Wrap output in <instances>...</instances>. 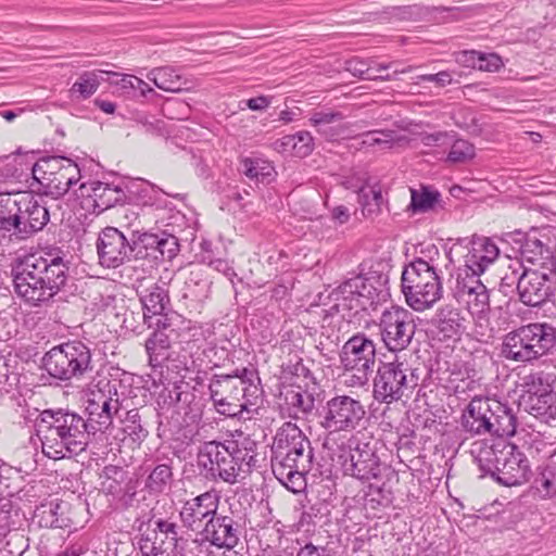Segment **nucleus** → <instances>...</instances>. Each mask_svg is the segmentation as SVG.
Returning <instances> with one entry per match:
<instances>
[{
    "instance_id": "obj_29",
    "label": "nucleus",
    "mask_w": 556,
    "mask_h": 556,
    "mask_svg": "<svg viewBox=\"0 0 556 556\" xmlns=\"http://www.w3.org/2000/svg\"><path fill=\"white\" fill-rule=\"evenodd\" d=\"M525 409L543 421L556 419V392H543L538 396H521Z\"/></svg>"
},
{
    "instance_id": "obj_55",
    "label": "nucleus",
    "mask_w": 556,
    "mask_h": 556,
    "mask_svg": "<svg viewBox=\"0 0 556 556\" xmlns=\"http://www.w3.org/2000/svg\"><path fill=\"white\" fill-rule=\"evenodd\" d=\"M419 81L435 83L440 87H444L452 83V76L448 72H439L437 74H426L417 77Z\"/></svg>"
},
{
    "instance_id": "obj_27",
    "label": "nucleus",
    "mask_w": 556,
    "mask_h": 556,
    "mask_svg": "<svg viewBox=\"0 0 556 556\" xmlns=\"http://www.w3.org/2000/svg\"><path fill=\"white\" fill-rule=\"evenodd\" d=\"M90 190L89 197L99 212L123 204L127 199L126 191L122 187L111 184L93 181L90 184Z\"/></svg>"
},
{
    "instance_id": "obj_61",
    "label": "nucleus",
    "mask_w": 556,
    "mask_h": 556,
    "mask_svg": "<svg viewBox=\"0 0 556 556\" xmlns=\"http://www.w3.org/2000/svg\"><path fill=\"white\" fill-rule=\"evenodd\" d=\"M270 104V100L265 96L251 98L247 101V105L252 111L265 110Z\"/></svg>"
},
{
    "instance_id": "obj_51",
    "label": "nucleus",
    "mask_w": 556,
    "mask_h": 556,
    "mask_svg": "<svg viewBox=\"0 0 556 556\" xmlns=\"http://www.w3.org/2000/svg\"><path fill=\"white\" fill-rule=\"evenodd\" d=\"M375 134L374 147L378 146L382 150L391 149L393 144L399 141L393 130H375Z\"/></svg>"
},
{
    "instance_id": "obj_64",
    "label": "nucleus",
    "mask_w": 556,
    "mask_h": 556,
    "mask_svg": "<svg viewBox=\"0 0 556 556\" xmlns=\"http://www.w3.org/2000/svg\"><path fill=\"white\" fill-rule=\"evenodd\" d=\"M331 216L339 224H345L350 219L349 210L343 205L336 206L332 210Z\"/></svg>"
},
{
    "instance_id": "obj_2",
    "label": "nucleus",
    "mask_w": 556,
    "mask_h": 556,
    "mask_svg": "<svg viewBox=\"0 0 556 556\" xmlns=\"http://www.w3.org/2000/svg\"><path fill=\"white\" fill-rule=\"evenodd\" d=\"M271 452V470L277 480L294 493L303 490L314 460L308 438L296 425L285 422L276 433Z\"/></svg>"
},
{
    "instance_id": "obj_33",
    "label": "nucleus",
    "mask_w": 556,
    "mask_h": 556,
    "mask_svg": "<svg viewBox=\"0 0 556 556\" xmlns=\"http://www.w3.org/2000/svg\"><path fill=\"white\" fill-rule=\"evenodd\" d=\"M344 116L339 111H317L311 115V123L317 128V131L329 139H334L342 135V126L339 125Z\"/></svg>"
},
{
    "instance_id": "obj_41",
    "label": "nucleus",
    "mask_w": 556,
    "mask_h": 556,
    "mask_svg": "<svg viewBox=\"0 0 556 556\" xmlns=\"http://www.w3.org/2000/svg\"><path fill=\"white\" fill-rule=\"evenodd\" d=\"M286 403L295 409V415L306 416L315 407V399L307 391L290 390L286 394Z\"/></svg>"
},
{
    "instance_id": "obj_7",
    "label": "nucleus",
    "mask_w": 556,
    "mask_h": 556,
    "mask_svg": "<svg viewBox=\"0 0 556 556\" xmlns=\"http://www.w3.org/2000/svg\"><path fill=\"white\" fill-rule=\"evenodd\" d=\"M42 366L56 380L80 379L93 369L91 351L81 341H68L48 351L42 357Z\"/></svg>"
},
{
    "instance_id": "obj_48",
    "label": "nucleus",
    "mask_w": 556,
    "mask_h": 556,
    "mask_svg": "<svg viewBox=\"0 0 556 556\" xmlns=\"http://www.w3.org/2000/svg\"><path fill=\"white\" fill-rule=\"evenodd\" d=\"M159 241L160 244H157V256H160V261H169L176 256L179 250V243L175 236L163 231L159 233Z\"/></svg>"
},
{
    "instance_id": "obj_9",
    "label": "nucleus",
    "mask_w": 556,
    "mask_h": 556,
    "mask_svg": "<svg viewBox=\"0 0 556 556\" xmlns=\"http://www.w3.org/2000/svg\"><path fill=\"white\" fill-rule=\"evenodd\" d=\"M417 369H412L401 362L383 363L374 380V397L386 404H391L408 397L418 386Z\"/></svg>"
},
{
    "instance_id": "obj_38",
    "label": "nucleus",
    "mask_w": 556,
    "mask_h": 556,
    "mask_svg": "<svg viewBox=\"0 0 556 556\" xmlns=\"http://www.w3.org/2000/svg\"><path fill=\"white\" fill-rule=\"evenodd\" d=\"M204 531L206 538L217 547L232 548L238 542L237 529L231 523H205Z\"/></svg>"
},
{
    "instance_id": "obj_6",
    "label": "nucleus",
    "mask_w": 556,
    "mask_h": 556,
    "mask_svg": "<svg viewBox=\"0 0 556 556\" xmlns=\"http://www.w3.org/2000/svg\"><path fill=\"white\" fill-rule=\"evenodd\" d=\"M402 290L407 304L415 311L422 312L438 302L443 288L433 260L427 262L418 257L406 265L402 273Z\"/></svg>"
},
{
    "instance_id": "obj_54",
    "label": "nucleus",
    "mask_w": 556,
    "mask_h": 556,
    "mask_svg": "<svg viewBox=\"0 0 556 556\" xmlns=\"http://www.w3.org/2000/svg\"><path fill=\"white\" fill-rule=\"evenodd\" d=\"M15 518H18V509L14 507L13 502L8 497H0V521Z\"/></svg>"
},
{
    "instance_id": "obj_40",
    "label": "nucleus",
    "mask_w": 556,
    "mask_h": 556,
    "mask_svg": "<svg viewBox=\"0 0 556 556\" xmlns=\"http://www.w3.org/2000/svg\"><path fill=\"white\" fill-rule=\"evenodd\" d=\"M103 74L104 71L83 73L72 86L71 92L78 93L83 99L91 97L98 90Z\"/></svg>"
},
{
    "instance_id": "obj_13",
    "label": "nucleus",
    "mask_w": 556,
    "mask_h": 556,
    "mask_svg": "<svg viewBox=\"0 0 556 556\" xmlns=\"http://www.w3.org/2000/svg\"><path fill=\"white\" fill-rule=\"evenodd\" d=\"M365 415V407L358 400L338 395L327 402L321 427L329 432H351L361 426Z\"/></svg>"
},
{
    "instance_id": "obj_35",
    "label": "nucleus",
    "mask_w": 556,
    "mask_h": 556,
    "mask_svg": "<svg viewBox=\"0 0 556 556\" xmlns=\"http://www.w3.org/2000/svg\"><path fill=\"white\" fill-rule=\"evenodd\" d=\"M173 481V468L170 464L164 463L152 469L146 479L144 488L150 494H163L170 490Z\"/></svg>"
},
{
    "instance_id": "obj_60",
    "label": "nucleus",
    "mask_w": 556,
    "mask_h": 556,
    "mask_svg": "<svg viewBox=\"0 0 556 556\" xmlns=\"http://www.w3.org/2000/svg\"><path fill=\"white\" fill-rule=\"evenodd\" d=\"M296 556H332L330 554V551L327 548H318L314 546L313 544H307L304 547H302Z\"/></svg>"
},
{
    "instance_id": "obj_8",
    "label": "nucleus",
    "mask_w": 556,
    "mask_h": 556,
    "mask_svg": "<svg viewBox=\"0 0 556 556\" xmlns=\"http://www.w3.org/2000/svg\"><path fill=\"white\" fill-rule=\"evenodd\" d=\"M34 180L43 194L56 200L80 179V169L71 159L52 155L39 159L31 168Z\"/></svg>"
},
{
    "instance_id": "obj_62",
    "label": "nucleus",
    "mask_w": 556,
    "mask_h": 556,
    "mask_svg": "<svg viewBox=\"0 0 556 556\" xmlns=\"http://www.w3.org/2000/svg\"><path fill=\"white\" fill-rule=\"evenodd\" d=\"M161 534H164L167 539H170V545L175 546L177 541V533L175 531V523H156Z\"/></svg>"
},
{
    "instance_id": "obj_24",
    "label": "nucleus",
    "mask_w": 556,
    "mask_h": 556,
    "mask_svg": "<svg viewBox=\"0 0 556 556\" xmlns=\"http://www.w3.org/2000/svg\"><path fill=\"white\" fill-rule=\"evenodd\" d=\"M217 507V496L206 492L186 502L180 511V517L182 521H214Z\"/></svg>"
},
{
    "instance_id": "obj_17",
    "label": "nucleus",
    "mask_w": 556,
    "mask_h": 556,
    "mask_svg": "<svg viewBox=\"0 0 556 556\" xmlns=\"http://www.w3.org/2000/svg\"><path fill=\"white\" fill-rule=\"evenodd\" d=\"M455 298L458 302L466 303L472 316H477L480 320L486 319L490 312V295L479 277L469 275V273L465 277H458Z\"/></svg>"
},
{
    "instance_id": "obj_45",
    "label": "nucleus",
    "mask_w": 556,
    "mask_h": 556,
    "mask_svg": "<svg viewBox=\"0 0 556 556\" xmlns=\"http://www.w3.org/2000/svg\"><path fill=\"white\" fill-rule=\"evenodd\" d=\"M124 422V431L132 439V441L141 442L148 437V430L141 425L139 409H129L126 413Z\"/></svg>"
},
{
    "instance_id": "obj_42",
    "label": "nucleus",
    "mask_w": 556,
    "mask_h": 556,
    "mask_svg": "<svg viewBox=\"0 0 556 556\" xmlns=\"http://www.w3.org/2000/svg\"><path fill=\"white\" fill-rule=\"evenodd\" d=\"M242 173L250 179L261 182H268L271 176L273 166L262 160L244 159L241 163Z\"/></svg>"
},
{
    "instance_id": "obj_58",
    "label": "nucleus",
    "mask_w": 556,
    "mask_h": 556,
    "mask_svg": "<svg viewBox=\"0 0 556 556\" xmlns=\"http://www.w3.org/2000/svg\"><path fill=\"white\" fill-rule=\"evenodd\" d=\"M330 514L329 505L326 503H316L311 506L309 510L305 513L308 518H327Z\"/></svg>"
},
{
    "instance_id": "obj_14",
    "label": "nucleus",
    "mask_w": 556,
    "mask_h": 556,
    "mask_svg": "<svg viewBox=\"0 0 556 556\" xmlns=\"http://www.w3.org/2000/svg\"><path fill=\"white\" fill-rule=\"evenodd\" d=\"M495 468H488L496 481L505 486H516L526 483L531 477V470L527 457L517 450L509 446L508 451H502L501 457L495 456Z\"/></svg>"
},
{
    "instance_id": "obj_32",
    "label": "nucleus",
    "mask_w": 556,
    "mask_h": 556,
    "mask_svg": "<svg viewBox=\"0 0 556 556\" xmlns=\"http://www.w3.org/2000/svg\"><path fill=\"white\" fill-rule=\"evenodd\" d=\"M465 321L460 311L452 305L442 306L435 317L438 330L444 338L458 336L465 329Z\"/></svg>"
},
{
    "instance_id": "obj_57",
    "label": "nucleus",
    "mask_w": 556,
    "mask_h": 556,
    "mask_svg": "<svg viewBox=\"0 0 556 556\" xmlns=\"http://www.w3.org/2000/svg\"><path fill=\"white\" fill-rule=\"evenodd\" d=\"M376 289L372 283L369 281V279L362 276V283H357V298L370 300L374 299Z\"/></svg>"
},
{
    "instance_id": "obj_23",
    "label": "nucleus",
    "mask_w": 556,
    "mask_h": 556,
    "mask_svg": "<svg viewBox=\"0 0 556 556\" xmlns=\"http://www.w3.org/2000/svg\"><path fill=\"white\" fill-rule=\"evenodd\" d=\"M138 294L143 308L144 323L151 328L154 316L164 313L170 305L168 290L165 283L153 282L138 291Z\"/></svg>"
},
{
    "instance_id": "obj_21",
    "label": "nucleus",
    "mask_w": 556,
    "mask_h": 556,
    "mask_svg": "<svg viewBox=\"0 0 556 556\" xmlns=\"http://www.w3.org/2000/svg\"><path fill=\"white\" fill-rule=\"evenodd\" d=\"M492 412L493 401L482 397L472 399L462 417L464 429L471 434L489 433Z\"/></svg>"
},
{
    "instance_id": "obj_3",
    "label": "nucleus",
    "mask_w": 556,
    "mask_h": 556,
    "mask_svg": "<svg viewBox=\"0 0 556 556\" xmlns=\"http://www.w3.org/2000/svg\"><path fill=\"white\" fill-rule=\"evenodd\" d=\"M36 432L43 454L52 459L84 452L94 437L80 415L63 409L41 412L36 421Z\"/></svg>"
},
{
    "instance_id": "obj_28",
    "label": "nucleus",
    "mask_w": 556,
    "mask_h": 556,
    "mask_svg": "<svg viewBox=\"0 0 556 556\" xmlns=\"http://www.w3.org/2000/svg\"><path fill=\"white\" fill-rule=\"evenodd\" d=\"M159 233L132 231L130 238L131 258L160 261L157 256Z\"/></svg>"
},
{
    "instance_id": "obj_56",
    "label": "nucleus",
    "mask_w": 556,
    "mask_h": 556,
    "mask_svg": "<svg viewBox=\"0 0 556 556\" xmlns=\"http://www.w3.org/2000/svg\"><path fill=\"white\" fill-rule=\"evenodd\" d=\"M106 75H112L115 77H119L117 80L113 81V84L119 86L122 89H134L136 84L138 83V77L134 75H119L113 72H105Z\"/></svg>"
},
{
    "instance_id": "obj_26",
    "label": "nucleus",
    "mask_w": 556,
    "mask_h": 556,
    "mask_svg": "<svg viewBox=\"0 0 556 556\" xmlns=\"http://www.w3.org/2000/svg\"><path fill=\"white\" fill-rule=\"evenodd\" d=\"M224 446L233 456L237 467L240 466L241 473H250L256 464V443L249 437H240L237 440H227Z\"/></svg>"
},
{
    "instance_id": "obj_36",
    "label": "nucleus",
    "mask_w": 556,
    "mask_h": 556,
    "mask_svg": "<svg viewBox=\"0 0 556 556\" xmlns=\"http://www.w3.org/2000/svg\"><path fill=\"white\" fill-rule=\"evenodd\" d=\"M176 338L177 334L154 329L146 342L151 365L156 366L165 359V352L170 348L172 341Z\"/></svg>"
},
{
    "instance_id": "obj_34",
    "label": "nucleus",
    "mask_w": 556,
    "mask_h": 556,
    "mask_svg": "<svg viewBox=\"0 0 556 556\" xmlns=\"http://www.w3.org/2000/svg\"><path fill=\"white\" fill-rule=\"evenodd\" d=\"M147 77L159 89L167 92H179L187 84L176 70L169 66L153 68L148 73Z\"/></svg>"
},
{
    "instance_id": "obj_19",
    "label": "nucleus",
    "mask_w": 556,
    "mask_h": 556,
    "mask_svg": "<svg viewBox=\"0 0 556 556\" xmlns=\"http://www.w3.org/2000/svg\"><path fill=\"white\" fill-rule=\"evenodd\" d=\"M549 276L535 269L523 268L517 278L516 289L520 301L528 306H539L551 295Z\"/></svg>"
},
{
    "instance_id": "obj_11",
    "label": "nucleus",
    "mask_w": 556,
    "mask_h": 556,
    "mask_svg": "<svg viewBox=\"0 0 556 556\" xmlns=\"http://www.w3.org/2000/svg\"><path fill=\"white\" fill-rule=\"evenodd\" d=\"M340 362L346 372L351 387H362L367 383L376 363V344L364 333L351 337L342 346Z\"/></svg>"
},
{
    "instance_id": "obj_39",
    "label": "nucleus",
    "mask_w": 556,
    "mask_h": 556,
    "mask_svg": "<svg viewBox=\"0 0 556 556\" xmlns=\"http://www.w3.org/2000/svg\"><path fill=\"white\" fill-rule=\"evenodd\" d=\"M358 202L362 206V213L365 217H374L381 211L383 197L380 190L375 188H359Z\"/></svg>"
},
{
    "instance_id": "obj_4",
    "label": "nucleus",
    "mask_w": 556,
    "mask_h": 556,
    "mask_svg": "<svg viewBox=\"0 0 556 556\" xmlns=\"http://www.w3.org/2000/svg\"><path fill=\"white\" fill-rule=\"evenodd\" d=\"M253 371L244 368L241 375H214L208 383L210 399L220 415L251 419L256 412L261 390L250 377Z\"/></svg>"
},
{
    "instance_id": "obj_46",
    "label": "nucleus",
    "mask_w": 556,
    "mask_h": 556,
    "mask_svg": "<svg viewBox=\"0 0 556 556\" xmlns=\"http://www.w3.org/2000/svg\"><path fill=\"white\" fill-rule=\"evenodd\" d=\"M522 387L525 394L522 396H538L543 392H554L551 390V386L547 378L543 372H532L523 378Z\"/></svg>"
},
{
    "instance_id": "obj_47",
    "label": "nucleus",
    "mask_w": 556,
    "mask_h": 556,
    "mask_svg": "<svg viewBox=\"0 0 556 556\" xmlns=\"http://www.w3.org/2000/svg\"><path fill=\"white\" fill-rule=\"evenodd\" d=\"M475 147L470 142L458 139L454 141L447 154V161L451 163H465L475 156Z\"/></svg>"
},
{
    "instance_id": "obj_49",
    "label": "nucleus",
    "mask_w": 556,
    "mask_h": 556,
    "mask_svg": "<svg viewBox=\"0 0 556 556\" xmlns=\"http://www.w3.org/2000/svg\"><path fill=\"white\" fill-rule=\"evenodd\" d=\"M179 318L180 316L168 307L164 313L154 316L151 328L177 334L176 325L179 321Z\"/></svg>"
},
{
    "instance_id": "obj_10",
    "label": "nucleus",
    "mask_w": 556,
    "mask_h": 556,
    "mask_svg": "<svg viewBox=\"0 0 556 556\" xmlns=\"http://www.w3.org/2000/svg\"><path fill=\"white\" fill-rule=\"evenodd\" d=\"M119 382L108 378H101L89 389L87 401V424L96 435L104 432L112 424L115 415L121 409Z\"/></svg>"
},
{
    "instance_id": "obj_20",
    "label": "nucleus",
    "mask_w": 556,
    "mask_h": 556,
    "mask_svg": "<svg viewBox=\"0 0 556 556\" xmlns=\"http://www.w3.org/2000/svg\"><path fill=\"white\" fill-rule=\"evenodd\" d=\"M523 332L528 339L532 363L547 356L556 348V327L548 323H530L523 325Z\"/></svg>"
},
{
    "instance_id": "obj_1",
    "label": "nucleus",
    "mask_w": 556,
    "mask_h": 556,
    "mask_svg": "<svg viewBox=\"0 0 556 556\" xmlns=\"http://www.w3.org/2000/svg\"><path fill=\"white\" fill-rule=\"evenodd\" d=\"M14 292L34 307L48 304L65 287L68 265L61 256L30 253L11 265Z\"/></svg>"
},
{
    "instance_id": "obj_18",
    "label": "nucleus",
    "mask_w": 556,
    "mask_h": 556,
    "mask_svg": "<svg viewBox=\"0 0 556 556\" xmlns=\"http://www.w3.org/2000/svg\"><path fill=\"white\" fill-rule=\"evenodd\" d=\"M18 238L25 239L42 230L50 220V211L41 195L24 193L20 197Z\"/></svg>"
},
{
    "instance_id": "obj_25",
    "label": "nucleus",
    "mask_w": 556,
    "mask_h": 556,
    "mask_svg": "<svg viewBox=\"0 0 556 556\" xmlns=\"http://www.w3.org/2000/svg\"><path fill=\"white\" fill-rule=\"evenodd\" d=\"M529 349L528 339L522 326H520L504 336L501 356L510 362L529 364L532 363L531 355L528 353Z\"/></svg>"
},
{
    "instance_id": "obj_31",
    "label": "nucleus",
    "mask_w": 556,
    "mask_h": 556,
    "mask_svg": "<svg viewBox=\"0 0 556 556\" xmlns=\"http://www.w3.org/2000/svg\"><path fill=\"white\" fill-rule=\"evenodd\" d=\"M490 434L497 437H511L516 433L517 420L511 409L498 401H493Z\"/></svg>"
},
{
    "instance_id": "obj_15",
    "label": "nucleus",
    "mask_w": 556,
    "mask_h": 556,
    "mask_svg": "<svg viewBox=\"0 0 556 556\" xmlns=\"http://www.w3.org/2000/svg\"><path fill=\"white\" fill-rule=\"evenodd\" d=\"M97 251L100 264L108 268H117L131 260L130 240L115 227L99 233Z\"/></svg>"
},
{
    "instance_id": "obj_43",
    "label": "nucleus",
    "mask_w": 556,
    "mask_h": 556,
    "mask_svg": "<svg viewBox=\"0 0 556 556\" xmlns=\"http://www.w3.org/2000/svg\"><path fill=\"white\" fill-rule=\"evenodd\" d=\"M410 206L414 212H427L433 210L440 201V193L428 188H422L421 191L412 189Z\"/></svg>"
},
{
    "instance_id": "obj_52",
    "label": "nucleus",
    "mask_w": 556,
    "mask_h": 556,
    "mask_svg": "<svg viewBox=\"0 0 556 556\" xmlns=\"http://www.w3.org/2000/svg\"><path fill=\"white\" fill-rule=\"evenodd\" d=\"M536 491L542 497H552L556 494V483L554 479L542 475L541 478L536 479Z\"/></svg>"
},
{
    "instance_id": "obj_50",
    "label": "nucleus",
    "mask_w": 556,
    "mask_h": 556,
    "mask_svg": "<svg viewBox=\"0 0 556 556\" xmlns=\"http://www.w3.org/2000/svg\"><path fill=\"white\" fill-rule=\"evenodd\" d=\"M477 53L475 51H471L469 53V56L472 61V66H477L481 71H488L493 72L501 67L502 60L496 54H490L489 56L484 58L482 55H478V61L475 62Z\"/></svg>"
},
{
    "instance_id": "obj_63",
    "label": "nucleus",
    "mask_w": 556,
    "mask_h": 556,
    "mask_svg": "<svg viewBox=\"0 0 556 556\" xmlns=\"http://www.w3.org/2000/svg\"><path fill=\"white\" fill-rule=\"evenodd\" d=\"M532 247L535 250H538V252L535 254L542 255L543 251H544V245L539 240H533V241L527 242V244L523 247V250H522V257L527 258L529 262H533V260H534V257L527 255L529 252H534V250H531Z\"/></svg>"
},
{
    "instance_id": "obj_22",
    "label": "nucleus",
    "mask_w": 556,
    "mask_h": 556,
    "mask_svg": "<svg viewBox=\"0 0 556 556\" xmlns=\"http://www.w3.org/2000/svg\"><path fill=\"white\" fill-rule=\"evenodd\" d=\"M500 250L489 238H478L471 242L466 255V274L479 277L498 257Z\"/></svg>"
},
{
    "instance_id": "obj_5",
    "label": "nucleus",
    "mask_w": 556,
    "mask_h": 556,
    "mask_svg": "<svg viewBox=\"0 0 556 556\" xmlns=\"http://www.w3.org/2000/svg\"><path fill=\"white\" fill-rule=\"evenodd\" d=\"M349 458L342 465L344 475L368 483L377 492L390 493L393 483L399 481L397 473L380 460L376 442L363 441L358 435H352L349 439Z\"/></svg>"
},
{
    "instance_id": "obj_37",
    "label": "nucleus",
    "mask_w": 556,
    "mask_h": 556,
    "mask_svg": "<svg viewBox=\"0 0 556 556\" xmlns=\"http://www.w3.org/2000/svg\"><path fill=\"white\" fill-rule=\"evenodd\" d=\"M392 67V63L387 64H376L375 61H364L361 59H351L345 62V70L350 72L353 76L367 79V80H391L393 77L391 75L387 76H370V71L376 70L377 72L386 71Z\"/></svg>"
},
{
    "instance_id": "obj_53",
    "label": "nucleus",
    "mask_w": 556,
    "mask_h": 556,
    "mask_svg": "<svg viewBox=\"0 0 556 556\" xmlns=\"http://www.w3.org/2000/svg\"><path fill=\"white\" fill-rule=\"evenodd\" d=\"M357 283H362L361 275L344 281L338 287L337 292L342 294L345 299L349 296L357 298Z\"/></svg>"
},
{
    "instance_id": "obj_16",
    "label": "nucleus",
    "mask_w": 556,
    "mask_h": 556,
    "mask_svg": "<svg viewBox=\"0 0 556 556\" xmlns=\"http://www.w3.org/2000/svg\"><path fill=\"white\" fill-rule=\"evenodd\" d=\"M228 451L224 443L207 442L199 453V463L212 476H218L223 481L233 484L241 472L240 466H236L237 463Z\"/></svg>"
},
{
    "instance_id": "obj_12",
    "label": "nucleus",
    "mask_w": 556,
    "mask_h": 556,
    "mask_svg": "<svg viewBox=\"0 0 556 556\" xmlns=\"http://www.w3.org/2000/svg\"><path fill=\"white\" fill-rule=\"evenodd\" d=\"M379 328L387 349L396 352L409 345L415 334L416 324L412 312L400 306H391L382 312Z\"/></svg>"
},
{
    "instance_id": "obj_30",
    "label": "nucleus",
    "mask_w": 556,
    "mask_h": 556,
    "mask_svg": "<svg viewBox=\"0 0 556 556\" xmlns=\"http://www.w3.org/2000/svg\"><path fill=\"white\" fill-rule=\"evenodd\" d=\"M20 198L10 193H0V233L11 232L18 237Z\"/></svg>"
},
{
    "instance_id": "obj_44",
    "label": "nucleus",
    "mask_w": 556,
    "mask_h": 556,
    "mask_svg": "<svg viewBox=\"0 0 556 556\" xmlns=\"http://www.w3.org/2000/svg\"><path fill=\"white\" fill-rule=\"evenodd\" d=\"M280 146L291 147L296 155L306 156L313 150V137L308 131H299L295 135L283 137Z\"/></svg>"
},
{
    "instance_id": "obj_59",
    "label": "nucleus",
    "mask_w": 556,
    "mask_h": 556,
    "mask_svg": "<svg viewBox=\"0 0 556 556\" xmlns=\"http://www.w3.org/2000/svg\"><path fill=\"white\" fill-rule=\"evenodd\" d=\"M124 471L121 467L109 465L102 470L101 478L113 480L114 483H121L123 480Z\"/></svg>"
}]
</instances>
